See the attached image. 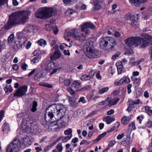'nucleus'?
<instances>
[{"label": "nucleus", "instance_id": "8fccbe9b", "mask_svg": "<svg viewBox=\"0 0 152 152\" xmlns=\"http://www.w3.org/2000/svg\"><path fill=\"white\" fill-rule=\"evenodd\" d=\"M66 90L71 95H73L75 93V91L71 88L68 87L67 88Z\"/></svg>", "mask_w": 152, "mask_h": 152}, {"label": "nucleus", "instance_id": "9d476101", "mask_svg": "<svg viewBox=\"0 0 152 152\" xmlns=\"http://www.w3.org/2000/svg\"><path fill=\"white\" fill-rule=\"evenodd\" d=\"M27 86H20L14 94V96L20 97L23 96L27 92Z\"/></svg>", "mask_w": 152, "mask_h": 152}, {"label": "nucleus", "instance_id": "bb28decb", "mask_svg": "<svg viewBox=\"0 0 152 152\" xmlns=\"http://www.w3.org/2000/svg\"><path fill=\"white\" fill-rule=\"evenodd\" d=\"M51 66L52 64L51 63H46L44 69L47 72H49L52 69Z\"/></svg>", "mask_w": 152, "mask_h": 152}, {"label": "nucleus", "instance_id": "bf43d9fd", "mask_svg": "<svg viewBox=\"0 0 152 152\" xmlns=\"http://www.w3.org/2000/svg\"><path fill=\"white\" fill-rule=\"evenodd\" d=\"M95 74V72L94 70H92L90 72L89 74L88 75L90 77V79L93 78Z\"/></svg>", "mask_w": 152, "mask_h": 152}, {"label": "nucleus", "instance_id": "6e6d98bb", "mask_svg": "<svg viewBox=\"0 0 152 152\" xmlns=\"http://www.w3.org/2000/svg\"><path fill=\"white\" fill-rule=\"evenodd\" d=\"M133 107H134V105H133V104H132L130 102L129 106L127 109V110L128 112H130Z\"/></svg>", "mask_w": 152, "mask_h": 152}, {"label": "nucleus", "instance_id": "79ce46f5", "mask_svg": "<svg viewBox=\"0 0 152 152\" xmlns=\"http://www.w3.org/2000/svg\"><path fill=\"white\" fill-rule=\"evenodd\" d=\"M145 110L148 115L150 116H151V108L148 106H146L145 107Z\"/></svg>", "mask_w": 152, "mask_h": 152}, {"label": "nucleus", "instance_id": "2f4dec72", "mask_svg": "<svg viewBox=\"0 0 152 152\" xmlns=\"http://www.w3.org/2000/svg\"><path fill=\"white\" fill-rule=\"evenodd\" d=\"M130 102L133 104L134 107H135L136 105L137 104H141L142 103V102L140 101V100L139 99H137L135 101H130Z\"/></svg>", "mask_w": 152, "mask_h": 152}, {"label": "nucleus", "instance_id": "a211bd4d", "mask_svg": "<svg viewBox=\"0 0 152 152\" xmlns=\"http://www.w3.org/2000/svg\"><path fill=\"white\" fill-rule=\"evenodd\" d=\"M121 143L122 145L125 146L129 145L131 144L130 137H126L121 141Z\"/></svg>", "mask_w": 152, "mask_h": 152}, {"label": "nucleus", "instance_id": "f257e3e1", "mask_svg": "<svg viewBox=\"0 0 152 152\" xmlns=\"http://www.w3.org/2000/svg\"><path fill=\"white\" fill-rule=\"evenodd\" d=\"M66 109L65 106L60 104H53L47 108L45 118L46 122L51 123L52 126H56L57 121L64 116Z\"/></svg>", "mask_w": 152, "mask_h": 152}, {"label": "nucleus", "instance_id": "7ed1b4c3", "mask_svg": "<svg viewBox=\"0 0 152 152\" xmlns=\"http://www.w3.org/2000/svg\"><path fill=\"white\" fill-rule=\"evenodd\" d=\"M152 39L150 35L145 34L142 37H129L125 40L126 45L129 47H136L139 46L142 48L148 46L150 43Z\"/></svg>", "mask_w": 152, "mask_h": 152}, {"label": "nucleus", "instance_id": "f8f14e48", "mask_svg": "<svg viewBox=\"0 0 152 152\" xmlns=\"http://www.w3.org/2000/svg\"><path fill=\"white\" fill-rule=\"evenodd\" d=\"M62 55L60 51L58 50H57L55 51L53 54H50V59L52 61L56 60L60 58Z\"/></svg>", "mask_w": 152, "mask_h": 152}, {"label": "nucleus", "instance_id": "a878e982", "mask_svg": "<svg viewBox=\"0 0 152 152\" xmlns=\"http://www.w3.org/2000/svg\"><path fill=\"white\" fill-rule=\"evenodd\" d=\"M130 120V119L129 116H124L121 119V121L123 124L126 125L128 123Z\"/></svg>", "mask_w": 152, "mask_h": 152}, {"label": "nucleus", "instance_id": "c85d7f7f", "mask_svg": "<svg viewBox=\"0 0 152 152\" xmlns=\"http://www.w3.org/2000/svg\"><path fill=\"white\" fill-rule=\"evenodd\" d=\"M38 44L40 46L45 47L47 44V42L44 39H41L37 41Z\"/></svg>", "mask_w": 152, "mask_h": 152}, {"label": "nucleus", "instance_id": "412c9836", "mask_svg": "<svg viewBox=\"0 0 152 152\" xmlns=\"http://www.w3.org/2000/svg\"><path fill=\"white\" fill-rule=\"evenodd\" d=\"M12 48L16 50L22 49L23 48L18 42H14L12 44L10 45Z\"/></svg>", "mask_w": 152, "mask_h": 152}, {"label": "nucleus", "instance_id": "9b49d317", "mask_svg": "<svg viewBox=\"0 0 152 152\" xmlns=\"http://www.w3.org/2000/svg\"><path fill=\"white\" fill-rule=\"evenodd\" d=\"M45 12V9H39L36 11L35 15L37 18L45 19H46Z\"/></svg>", "mask_w": 152, "mask_h": 152}, {"label": "nucleus", "instance_id": "58836bf2", "mask_svg": "<svg viewBox=\"0 0 152 152\" xmlns=\"http://www.w3.org/2000/svg\"><path fill=\"white\" fill-rule=\"evenodd\" d=\"M90 77L88 75H82L81 77V79L82 81H86L90 80Z\"/></svg>", "mask_w": 152, "mask_h": 152}, {"label": "nucleus", "instance_id": "864d4df0", "mask_svg": "<svg viewBox=\"0 0 152 152\" xmlns=\"http://www.w3.org/2000/svg\"><path fill=\"white\" fill-rule=\"evenodd\" d=\"M64 83L65 86H68L70 85L71 83V81L69 79H66L64 80Z\"/></svg>", "mask_w": 152, "mask_h": 152}, {"label": "nucleus", "instance_id": "7c9ffc66", "mask_svg": "<svg viewBox=\"0 0 152 152\" xmlns=\"http://www.w3.org/2000/svg\"><path fill=\"white\" fill-rule=\"evenodd\" d=\"M130 102L133 104L134 107H135L136 105L137 104H141L142 103V102L140 101V100L139 99H137L135 101H130Z\"/></svg>", "mask_w": 152, "mask_h": 152}, {"label": "nucleus", "instance_id": "de8ad7c7", "mask_svg": "<svg viewBox=\"0 0 152 152\" xmlns=\"http://www.w3.org/2000/svg\"><path fill=\"white\" fill-rule=\"evenodd\" d=\"M144 59H141L138 61H135L132 65V66H136L139 65L141 62L143 61Z\"/></svg>", "mask_w": 152, "mask_h": 152}, {"label": "nucleus", "instance_id": "f03ea898", "mask_svg": "<svg viewBox=\"0 0 152 152\" xmlns=\"http://www.w3.org/2000/svg\"><path fill=\"white\" fill-rule=\"evenodd\" d=\"M31 12L23 10L16 12L9 15V19L3 28L5 30L11 29L14 26L18 24H24L28 20V16Z\"/></svg>", "mask_w": 152, "mask_h": 152}, {"label": "nucleus", "instance_id": "b1692460", "mask_svg": "<svg viewBox=\"0 0 152 152\" xmlns=\"http://www.w3.org/2000/svg\"><path fill=\"white\" fill-rule=\"evenodd\" d=\"M104 0H96L94 2V7L96 10L100 8V4L102 3Z\"/></svg>", "mask_w": 152, "mask_h": 152}, {"label": "nucleus", "instance_id": "052dcab7", "mask_svg": "<svg viewBox=\"0 0 152 152\" xmlns=\"http://www.w3.org/2000/svg\"><path fill=\"white\" fill-rule=\"evenodd\" d=\"M58 69H61V67H59L57 69H54L52 72H51L50 74V75L51 76L52 75H53L54 74L56 73L57 71L58 70Z\"/></svg>", "mask_w": 152, "mask_h": 152}, {"label": "nucleus", "instance_id": "680f3d73", "mask_svg": "<svg viewBox=\"0 0 152 152\" xmlns=\"http://www.w3.org/2000/svg\"><path fill=\"white\" fill-rule=\"evenodd\" d=\"M107 101H106V99L103 101H102L99 103V104L100 105H105V106L107 105Z\"/></svg>", "mask_w": 152, "mask_h": 152}, {"label": "nucleus", "instance_id": "13d9d810", "mask_svg": "<svg viewBox=\"0 0 152 152\" xmlns=\"http://www.w3.org/2000/svg\"><path fill=\"white\" fill-rule=\"evenodd\" d=\"M19 66L17 64H14L12 66V69L14 71H16L19 68Z\"/></svg>", "mask_w": 152, "mask_h": 152}, {"label": "nucleus", "instance_id": "dca6fc26", "mask_svg": "<svg viewBox=\"0 0 152 152\" xmlns=\"http://www.w3.org/2000/svg\"><path fill=\"white\" fill-rule=\"evenodd\" d=\"M130 82V80L129 78L127 77H124L118 81H115L114 83V84L116 85L119 86L121 85L124 83H128Z\"/></svg>", "mask_w": 152, "mask_h": 152}, {"label": "nucleus", "instance_id": "4468645a", "mask_svg": "<svg viewBox=\"0 0 152 152\" xmlns=\"http://www.w3.org/2000/svg\"><path fill=\"white\" fill-rule=\"evenodd\" d=\"M119 100L120 99L118 98L111 99L110 98L107 97L106 99V101L107 102V106L109 107L116 104Z\"/></svg>", "mask_w": 152, "mask_h": 152}, {"label": "nucleus", "instance_id": "3c124183", "mask_svg": "<svg viewBox=\"0 0 152 152\" xmlns=\"http://www.w3.org/2000/svg\"><path fill=\"white\" fill-rule=\"evenodd\" d=\"M52 30L55 34H57L58 33V29L56 26H53Z\"/></svg>", "mask_w": 152, "mask_h": 152}, {"label": "nucleus", "instance_id": "4be33fe9", "mask_svg": "<svg viewBox=\"0 0 152 152\" xmlns=\"http://www.w3.org/2000/svg\"><path fill=\"white\" fill-rule=\"evenodd\" d=\"M116 65L117 67L118 74H121L123 68L122 63H121L120 61H119L116 62Z\"/></svg>", "mask_w": 152, "mask_h": 152}, {"label": "nucleus", "instance_id": "69168bd1", "mask_svg": "<svg viewBox=\"0 0 152 152\" xmlns=\"http://www.w3.org/2000/svg\"><path fill=\"white\" fill-rule=\"evenodd\" d=\"M63 53L65 56H70V53L69 50H64Z\"/></svg>", "mask_w": 152, "mask_h": 152}, {"label": "nucleus", "instance_id": "6ab92c4d", "mask_svg": "<svg viewBox=\"0 0 152 152\" xmlns=\"http://www.w3.org/2000/svg\"><path fill=\"white\" fill-rule=\"evenodd\" d=\"M147 0H129L130 3L133 6H138L140 3H143Z\"/></svg>", "mask_w": 152, "mask_h": 152}, {"label": "nucleus", "instance_id": "4c0bfd02", "mask_svg": "<svg viewBox=\"0 0 152 152\" xmlns=\"http://www.w3.org/2000/svg\"><path fill=\"white\" fill-rule=\"evenodd\" d=\"M56 148L58 151V152H61L63 149L61 143H59L58 144L56 147Z\"/></svg>", "mask_w": 152, "mask_h": 152}, {"label": "nucleus", "instance_id": "c03bdc74", "mask_svg": "<svg viewBox=\"0 0 152 152\" xmlns=\"http://www.w3.org/2000/svg\"><path fill=\"white\" fill-rule=\"evenodd\" d=\"M144 116L143 115H140L137 118V121H138L140 124H141L142 123V121L144 119Z\"/></svg>", "mask_w": 152, "mask_h": 152}, {"label": "nucleus", "instance_id": "1a4fd4ad", "mask_svg": "<svg viewBox=\"0 0 152 152\" xmlns=\"http://www.w3.org/2000/svg\"><path fill=\"white\" fill-rule=\"evenodd\" d=\"M137 20V17L131 14H127L125 17V20L126 23L133 27H135L136 25Z\"/></svg>", "mask_w": 152, "mask_h": 152}, {"label": "nucleus", "instance_id": "0eeeda50", "mask_svg": "<svg viewBox=\"0 0 152 152\" xmlns=\"http://www.w3.org/2000/svg\"><path fill=\"white\" fill-rule=\"evenodd\" d=\"M94 42L91 41H89L85 44L84 47L87 52L86 55L90 58H94L98 56V52L95 50L94 47Z\"/></svg>", "mask_w": 152, "mask_h": 152}, {"label": "nucleus", "instance_id": "f3484780", "mask_svg": "<svg viewBox=\"0 0 152 152\" xmlns=\"http://www.w3.org/2000/svg\"><path fill=\"white\" fill-rule=\"evenodd\" d=\"M34 29V27L33 25H28L23 30L22 33L23 34H26L28 32L32 31Z\"/></svg>", "mask_w": 152, "mask_h": 152}, {"label": "nucleus", "instance_id": "e2e57ef3", "mask_svg": "<svg viewBox=\"0 0 152 152\" xmlns=\"http://www.w3.org/2000/svg\"><path fill=\"white\" fill-rule=\"evenodd\" d=\"M27 66L28 65L26 64H22L21 65V69L24 70L26 69Z\"/></svg>", "mask_w": 152, "mask_h": 152}, {"label": "nucleus", "instance_id": "aec40b11", "mask_svg": "<svg viewBox=\"0 0 152 152\" xmlns=\"http://www.w3.org/2000/svg\"><path fill=\"white\" fill-rule=\"evenodd\" d=\"M3 88L7 94H8L10 93L13 90L11 85H4L3 86Z\"/></svg>", "mask_w": 152, "mask_h": 152}, {"label": "nucleus", "instance_id": "a19ab883", "mask_svg": "<svg viewBox=\"0 0 152 152\" xmlns=\"http://www.w3.org/2000/svg\"><path fill=\"white\" fill-rule=\"evenodd\" d=\"M37 106V102H33L32 108L31 109V111L33 112H35L36 110V107Z\"/></svg>", "mask_w": 152, "mask_h": 152}, {"label": "nucleus", "instance_id": "72a5a7b5", "mask_svg": "<svg viewBox=\"0 0 152 152\" xmlns=\"http://www.w3.org/2000/svg\"><path fill=\"white\" fill-rule=\"evenodd\" d=\"M145 126L148 128H151L152 126V117H150L145 124Z\"/></svg>", "mask_w": 152, "mask_h": 152}, {"label": "nucleus", "instance_id": "0e129e2a", "mask_svg": "<svg viewBox=\"0 0 152 152\" xmlns=\"http://www.w3.org/2000/svg\"><path fill=\"white\" fill-rule=\"evenodd\" d=\"M114 72V70L111 67L109 69L108 71V73L109 75H112L113 74Z\"/></svg>", "mask_w": 152, "mask_h": 152}, {"label": "nucleus", "instance_id": "e433bc0d", "mask_svg": "<svg viewBox=\"0 0 152 152\" xmlns=\"http://www.w3.org/2000/svg\"><path fill=\"white\" fill-rule=\"evenodd\" d=\"M72 130L71 128H69L64 131V134L65 135H71L72 136Z\"/></svg>", "mask_w": 152, "mask_h": 152}, {"label": "nucleus", "instance_id": "6e6552de", "mask_svg": "<svg viewBox=\"0 0 152 152\" xmlns=\"http://www.w3.org/2000/svg\"><path fill=\"white\" fill-rule=\"evenodd\" d=\"M21 142L16 139L9 144L6 147V152H18L21 148Z\"/></svg>", "mask_w": 152, "mask_h": 152}, {"label": "nucleus", "instance_id": "09e8293b", "mask_svg": "<svg viewBox=\"0 0 152 152\" xmlns=\"http://www.w3.org/2000/svg\"><path fill=\"white\" fill-rule=\"evenodd\" d=\"M40 85L44 86H46L48 88H51L52 87L51 85L45 83H40Z\"/></svg>", "mask_w": 152, "mask_h": 152}, {"label": "nucleus", "instance_id": "338daca9", "mask_svg": "<svg viewBox=\"0 0 152 152\" xmlns=\"http://www.w3.org/2000/svg\"><path fill=\"white\" fill-rule=\"evenodd\" d=\"M124 136L125 135L124 133L118 134L117 137V139L118 140H121L122 139Z\"/></svg>", "mask_w": 152, "mask_h": 152}, {"label": "nucleus", "instance_id": "20e7f679", "mask_svg": "<svg viewBox=\"0 0 152 152\" xmlns=\"http://www.w3.org/2000/svg\"><path fill=\"white\" fill-rule=\"evenodd\" d=\"M95 28V26L91 23H86L82 26L81 31H78L77 30H75L73 33L71 32L70 34L75 39L83 42L86 40V35L90 33L88 29Z\"/></svg>", "mask_w": 152, "mask_h": 152}, {"label": "nucleus", "instance_id": "39448f33", "mask_svg": "<svg viewBox=\"0 0 152 152\" xmlns=\"http://www.w3.org/2000/svg\"><path fill=\"white\" fill-rule=\"evenodd\" d=\"M17 120L19 122L22 120L21 126L22 129L25 131L33 133H35L37 132V126H32V124L26 113H21L18 114L17 117Z\"/></svg>", "mask_w": 152, "mask_h": 152}, {"label": "nucleus", "instance_id": "cd10ccee", "mask_svg": "<svg viewBox=\"0 0 152 152\" xmlns=\"http://www.w3.org/2000/svg\"><path fill=\"white\" fill-rule=\"evenodd\" d=\"M14 36L12 34L10 35L8 39V42L10 45L12 44L14 42H15L14 40Z\"/></svg>", "mask_w": 152, "mask_h": 152}, {"label": "nucleus", "instance_id": "37998d69", "mask_svg": "<svg viewBox=\"0 0 152 152\" xmlns=\"http://www.w3.org/2000/svg\"><path fill=\"white\" fill-rule=\"evenodd\" d=\"M106 132H104L102 133V134L99 135L95 140L98 141L104 137L106 135Z\"/></svg>", "mask_w": 152, "mask_h": 152}, {"label": "nucleus", "instance_id": "ddd939ff", "mask_svg": "<svg viewBox=\"0 0 152 152\" xmlns=\"http://www.w3.org/2000/svg\"><path fill=\"white\" fill-rule=\"evenodd\" d=\"M18 42L22 46L23 48L24 46V44L27 41V39L25 36L22 35V33H21L18 34Z\"/></svg>", "mask_w": 152, "mask_h": 152}, {"label": "nucleus", "instance_id": "ea45409f", "mask_svg": "<svg viewBox=\"0 0 152 152\" xmlns=\"http://www.w3.org/2000/svg\"><path fill=\"white\" fill-rule=\"evenodd\" d=\"M2 129L3 131H8L9 130V125L7 123H4L2 126Z\"/></svg>", "mask_w": 152, "mask_h": 152}, {"label": "nucleus", "instance_id": "c9c22d12", "mask_svg": "<svg viewBox=\"0 0 152 152\" xmlns=\"http://www.w3.org/2000/svg\"><path fill=\"white\" fill-rule=\"evenodd\" d=\"M109 88L108 87H105L101 88L99 90V93L100 94H102L104 93L107 92Z\"/></svg>", "mask_w": 152, "mask_h": 152}, {"label": "nucleus", "instance_id": "2eb2a0df", "mask_svg": "<svg viewBox=\"0 0 152 152\" xmlns=\"http://www.w3.org/2000/svg\"><path fill=\"white\" fill-rule=\"evenodd\" d=\"M71 86L74 88L76 91H81V83L78 80L73 81Z\"/></svg>", "mask_w": 152, "mask_h": 152}, {"label": "nucleus", "instance_id": "5701e85b", "mask_svg": "<svg viewBox=\"0 0 152 152\" xmlns=\"http://www.w3.org/2000/svg\"><path fill=\"white\" fill-rule=\"evenodd\" d=\"M45 15L46 18H47L52 15L53 13V9L52 8H49L47 9H45Z\"/></svg>", "mask_w": 152, "mask_h": 152}, {"label": "nucleus", "instance_id": "423d86ee", "mask_svg": "<svg viewBox=\"0 0 152 152\" xmlns=\"http://www.w3.org/2000/svg\"><path fill=\"white\" fill-rule=\"evenodd\" d=\"M99 43L100 48L105 50H112L116 45L115 39L110 37H101Z\"/></svg>", "mask_w": 152, "mask_h": 152}, {"label": "nucleus", "instance_id": "473e14b6", "mask_svg": "<svg viewBox=\"0 0 152 152\" xmlns=\"http://www.w3.org/2000/svg\"><path fill=\"white\" fill-rule=\"evenodd\" d=\"M41 59V56H39L33 58L31 60V61L33 62L34 64H35V63H38Z\"/></svg>", "mask_w": 152, "mask_h": 152}, {"label": "nucleus", "instance_id": "f704fd0d", "mask_svg": "<svg viewBox=\"0 0 152 152\" xmlns=\"http://www.w3.org/2000/svg\"><path fill=\"white\" fill-rule=\"evenodd\" d=\"M136 129L134 122H132L129 124L128 127V130L129 131L135 129Z\"/></svg>", "mask_w": 152, "mask_h": 152}, {"label": "nucleus", "instance_id": "774afa93", "mask_svg": "<svg viewBox=\"0 0 152 152\" xmlns=\"http://www.w3.org/2000/svg\"><path fill=\"white\" fill-rule=\"evenodd\" d=\"M116 143V142L115 141L112 140L111 141L108 145V146L109 147H111L113 146Z\"/></svg>", "mask_w": 152, "mask_h": 152}, {"label": "nucleus", "instance_id": "49530a36", "mask_svg": "<svg viewBox=\"0 0 152 152\" xmlns=\"http://www.w3.org/2000/svg\"><path fill=\"white\" fill-rule=\"evenodd\" d=\"M90 143V142L88 140H83L80 143V145H88Z\"/></svg>", "mask_w": 152, "mask_h": 152}, {"label": "nucleus", "instance_id": "a18cd8bd", "mask_svg": "<svg viewBox=\"0 0 152 152\" xmlns=\"http://www.w3.org/2000/svg\"><path fill=\"white\" fill-rule=\"evenodd\" d=\"M72 136L71 135H68L67 136L65 137V138H63L62 140V142H66L68 140L70 139L72 137Z\"/></svg>", "mask_w": 152, "mask_h": 152}, {"label": "nucleus", "instance_id": "393cba45", "mask_svg": "<svg viewBox=\"0 0 152 152\" xmlns=\"http://www.w3.org/2000/svg\"><path fill=\"white\" fill-rule=\"evenodd\" d=\"M131 79L133 81L134 84L136 85V86H140L141 81L140 78H136L132 76Z\"/></svg>", "mask_w": 152, "mask_h": 152}, {"label": "nucleus", "instance_id": "5fc2aeb1", "mask_svg": "<svg viewBox=\"0 0 152 152\" xmlns=\"http://www.w3.org/2000/svg\"><path fill=\"white\" fill-rule=\"evenodd\" d=\"M115 32V30L114 28H109L107 32V34L109 35H111L113 34Z\"/></svg>", "mask_w": 152, "mask_h": 152}, {"label": "nucleus", "instance_id": "c756f323", "mask_svg": "<svg viewBox=\"0 0 152 152\" xmlns=\"http://www.w3.org/2000/svg\"><path fill=\"white\" fill-rule=\"evenodd\" d=\"M105 121L107 124H110L112 122L114 121L115 119L114 118H111L110 116H107L105 117Z\"/></svg>", "mask_w": 152, "mask_h": 152}, {"label": "nucleus", "instance_id": "4d7b16f0", "mask_svg": "<svg viewBox=\"0 0 152 152\" xmlns=\"http://www.w3.org/2000/svg\"><path fill=\"white\" fill-rule=\"evenodd\" d=\"M8 0H0V8L1 6L4 5V4H7L8 2Z\"/></svg>", "mask_w": 152, "mask_h": 152}, {"label": "nucleus", "instance_id": "603ef678", "mask_svg": "<svg viewBox=\"0 0 152 152\" xmlns=\"http://www.w3.org/2000/svg\"><path fill=\"white\" fill-rule=\"evenodd\" d=\"M121 54V53L119 52H117L112 56V59H115L117 57H118Z\"/></svg>", "mask_w": 152, "mask_h": 152}]
</instances>
